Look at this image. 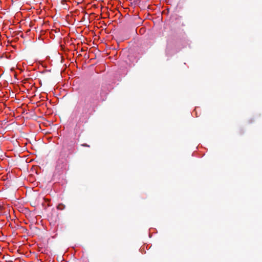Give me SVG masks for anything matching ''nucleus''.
<instances>
[{
  "instance_id": "f03ea898",
  "label": "nucleus",
  "mask_w": 262,
  "mask_h": 262,
  "mask_svg": "<svg viewBox=\"0 0 262 262\" xmlns=\"http://www.w3.org/2000/svg\"><path fill=\"white\" fill-rule=\"evenodd\" d=\"M121 15L120 12L119 11L117 10L116 9V17L118 16V17H120V16Z\"/></svg>"
},
{
  "instance_id": "f257e3e1",
  "label": "nucleus",
  "mask_w": 262,
  "mask_h": 262,
  "mask_svg": "<svg viewBox=\"0 0 262 262\" xmlns=\"http://www.w3.org/2000/svg\"><path fill=\"white\" fill-rule=\"evenodd\" d=\"M65 208V206L62 204H59L57 206V209L58 210H62Z\"/></svg>"
}]
</instances>
